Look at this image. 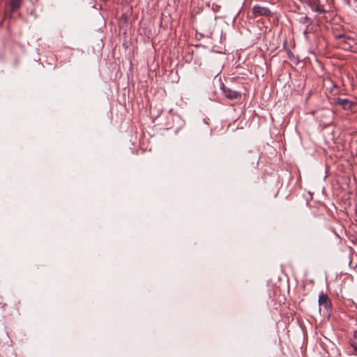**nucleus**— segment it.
<instances>
[{
	"label": "nucleus",
	"mask_w": 357,
	"mask_h": 357,
	"mask_svg": "<svg viewBox=\"0 0 357 357\" xmlns=\"http://www.w3.org/2000/svg\"><path fill=\"white\" fill-rule=\"evenodd\" d=\"M252 17H268L271 15V11L267 7L255 5L252 8Z\"/></svg>",
	"instance_id": "7ed1b4c3"
},
{
	"label": "nucleus",
	"mask_w": 357,
	"mask_h": 357,
	"mask_svg": "<svg viewBox=\"0 0 357 357\" xmlns=\"http://www.w3.org/2000/svg\"><path fill=\"white\" fill-rule=\"evenodd\" d=\"M309 27L310 26H305V29L303 30L304 35H307L309 33V31H310Z\"/></svg>",
	"instance_id": "9d476101"
},
{
	"label": "nucleus",
	"mask_w": 357,
	"mask_h": 357,
	"mask_svg": "<svg viewBox=\"0 0 357 357\" xmlns=\"http://www.w3.org/2000/svg\"><path fill=\"white\" fill-rule=\"evenodd\" d=\"M319 305L324 306L326 309H329L331 307V302L326 294L321 293L318 300Z\"/></svg>",
	"instance_id": "20e7f679"
},
{
	"label": "nucleus",
	"mask_w": 357,
	"mask_h": 357,
	"mask_svg": "<svg viewBox=\"0 0 357 357\" xmlns=\"http://www.w3.org/2000/svg\"><path fill=\"white\" fill-rule=\"evenodd\" d=\"M349 344L353 348V354L357 355V342L354 339H350Z\"/></svg>",
	"instance_id": "1a4fd4ad"
},
{
	"label": "nucleus",
	"mask_w": 357,
	"mask_h": 357,
	"mask_svg": "<svg viewBox=\"0 0 357 357\" xmlns=\"http://www.w3.org/2000/svg\"><path fill=\"white\" fill-rule=\"evenodd\" d=\"M328 116H330V118L328 119H323L322 118L321 119V121H323L324 123L325 124H330L331 122V116H332V114H331V112L329 111V110H326L325 114H324V118H326Z\"/></svg>",
	"instance_id": "6e6552de"
},
{
	"label": "nucleus",
	"mask_w": 357,
	"mask_h": 357,
	"mask_svg": "<svg viewBox=\"0 0 357 357\" xmlns=\"http://www.w3.org/2000/svg\"><path fill=\"white\" fill-rule=\"evenodd\" d=\"M222 91L224 95L229 99H236L240 96V93L236 91H233L230 89L226 88L224 85L222 86Z\"/></svg>",
	"instance_id": "423d86ee"
},
{
	"label": "nucleus",
	"mask_w": 357,
	"mask_h": 357,
	"mask_svg": "<svg viewBox=\"0 0 357 357\" xmlns=\"http://www.w3.org/2000/svg\"><path fill=\"white\" fill-rule=\"evenodd\" d=\"M335 105H340L343 107L344 109L349 110L351 109L354 103L353 102L350 101L347 98H337L336 101L335 102Z\"/></svg>",
	"instance_id": "39448f33"
},
{
	"label": "nucleus",
	"mask_w": 357,
	"mask_h": 357,
	"mask_svg": "<svg viewBox=\"0 0 357 357\" xmlns=\"http://www.w3.org/2000/svg\"><path fill=\"white\" fill-rule=\"evenodd\" d=\"M305 3L314 11L318 13H326L328 10L321 0H305Z\"/></svg>",
	"instance_id": "f03ea898"
},
{
	"label": "nucleus",
	"mask_w": 357,
	"mask_h": 357,
	"mask_svg": "<svg viewBox=\"0 0 357 357\" xmlns=\"http://www.w3.org/2000/svg\"><path fill=\"white\" fill-rule=\"evenodd\" d=\"M22 4V0H9L8 3L5 6L3 20L11 18L13 17V13L20 8Z\"/></svg>",
	"instance_id": "f257e3e1"
},
{
	"label": "nucleus",
	"mask_w": 357,
	"mask_h": 357,
	"mask_svg": "<svg viewBox=\"0 0 357 357\" xmlns=\"http://www.w3.org/2000/svg\"><path fill=\"white\" fill-rule=\"evenodd\" d=\"M298 22L301 24L305 25V26H310L312 24V20L307 16H303L298 19Z\"/></svg>",
	"instance_id": "0eeeda50"
},
{
	"label": "nucleus",
	"mask_w": 357,
	"mask_h": 357,
	"mask_svg": "<svg viewBox=\"0 0 357 357\" xmlns=\"http://www.w3.org/2000/svg\"><path fill=\"white\" fill-rule=\"evenodd\" d=\"M288 55H289V58H291L293 56V53L290 50H289Z\"/></svg>",
	"instance_id": "9b49d317"
}]
</instances>
